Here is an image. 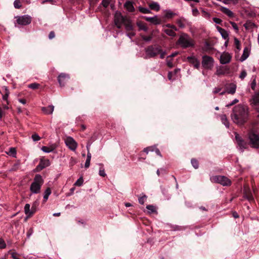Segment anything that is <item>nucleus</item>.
Here are the masks:
<instances>
[{
  "label": "nucleus",
  "mask_w": 259,
  "mask_h": 259,
  "mask_svg": "<svg viewBox=\"0 0 259 259\" xmlns=\"http://www.w3.org/2000/svg\"><path fill=\"white\" fill-rule=\"evenodd\" d=\"M251 104H253V105H259V94H255L252 97L251 100Z\"/></svg>",
  "instance_id": "obj_26"
},
{
  "label": "nucleus",
  "mask_w": 259,
  "mask_h": 259,
  "mask_svg": "<svg viewBox=\"0 0 259 259\" xmlns=\"http://www.w3.org/2000/svg\"><path fill=\"white\" fill-rule=\"evenodd\" d=\"M220 11L230 18L234 17V13L226 7L223 6L221 7Z\"/></svg>",
  "instance_id": "obj_20"
},
{
  "label": "nucleus",
  "mask_w": 259,
  "mask_h": 259,
  "mask_svg": "<svg viewBox=\"0 0 259 259\" xmlns=\"http://www.w3.org/2000/svg\"><path fill=\"white\" fill-rule=\"evenodd\" d=\"M177 23L179 27H180L181 28H183L185 27V25L183 24L181 20H178L177 21Z\"/></svg>",
  "instance_id": "obj_62"
},
{
  "label": "nucleus",
  "mask_w": 259,
  "mask_h": 259,
  "mask_svg": "<svg viewBox=\"0 0 259 259\" xmlns=\"http://www.w3.org/2000/svg\"><path fill=\"white\" fill-rule=\"evenodd\" d=\"M214 60L210 56L204 55L202 57V65L206 69H211L213 66Z\"/></svg>",
  "instance_id": "obj_8"
},
{
  "label": "nucleus",
  "mask_w": 259,
  "mask_h": 259,
  "mask_svg": "<svg viewBox=\"0 0 259 259\" xmlns=\"http://www.w3.org/2000/svg\"><path fill=\"white\" fill-rule=\"evenodd\" d=\"M137 25L140 30H144V31H147L148 30V27L143 22H137Z\"/></svg>",
  "instance_id": "obj_29"
},
{
  "label": "nucleus",
  "mask_w": 259,
  "mask_h": 259,
  "mask_svg": "<svg viewBox=\"0 0 259 259\" xmlns=\"http://www.w3.org/2000/svg\"><path fill=\"white\" fill-rule=\"evenodd\" d=\"M124 7L130 12H134L135 10L133 3L131 1H126L124 4Z\"/></svg>",
  "instance_id": "obj_19"
},
{
  "label": "nucleus",
  "mask_w": 259,
  "mask_h": 259,
  "mask_svg": "<svg viewBox=\"0 0 259 259\" xmlns=\"http://www.w3.org/2000/svg\"><path fill=\"white\" fill-rule=\"evenodd\" d=\"M255 87H256V80H255V78H254L251 83V88L253 90H254Z\"/></svg>",
  "instance_id": "obj_54"
},
{
  "label": "nucleus",
  "mask_w": 259,
  "mask_h": 259,
  "mask_svg": "<svg viewBox=\"0 0 259 259\" xmlns=\"http://www.w3.org/2000/svg\"><path fill=\"white\" fill-rule=\"evenodd\" d=\"M43 183L44 180L41 176L39 174L36 175L34 177L33 182L30 185V190L32 193H39Z\"/></svg>",
  "instance_id": "obj_5"
},
{
  "label": "nucleus",
  "mask_w": 259,
  "mask_h": 259,
  "mask_svg": "<svg viewBox=\"0 0 259 259\" xmlns=\"http://www.w3.org/2000/svg\"><path fill=\"white\" fill-rule=\"evenodd\" d=\"M147 209H148L150 212H154L155 211V208L152 205H148L146 206Z\"/></svg>",
  "instance_id": "obj_48"
},
{
  "label": "nucleus",
  "mask_w": 259,
  "mask_h": 259,
  "mask_svg": "<svg viewBox=\"0 0 259 259\" xmlns=\"http://www.w3.org/2000/svg\"><path fill=\"white\" fill-rule=\"evenodd\" d=\"M239 0H223V3L226 5L233 4L236 5L238 3Z\"/></svg>",
  "instance_id": "obj_40"
},
{
  "label": "nucleus",
  "mask_w": 259,
  "mask_h": 259,
  "mask_svg": "<svg viewBox=\"0 0 259 259\" xmlns=\"http://www.w3.org/2000/svg\"><path fill=\"white\" fill-rule=\"evenodd\" d=\"M177 44L183 49L192 47L194 46V41L193 39L186 33L181 34Z\"/></svg>",
  "instance_id": "obj_4"
},
{
  "label": "nucleus",
  "mask_w": 259,
  "mask_h": 259,
  "mask_svg": "<svg viewBox=\"0 0 259 259\" xmlns=\"http://www.w3.org/2000/svg\"><path fill=\"white\" fill-rule=\"evenodd\" d=\"M238 102H239V100L238 99H235L230 104H228L227 105V107L231 106L233 105L234 104L238 103Z\"/></svg>",
  "instance_id": "obj_61"
},
{
  "label": "nucleus",
  "mask_w": 259,
  "mask_h": 259,
  "mask_svg": "<svg viewBox=\"0 0 259 259\" xmlns=\"http://www.w3.org/2000/svg\"><path fill=\"white\" fill-rule=\"evenodd\" d=\"M234 44L237 49V50L235 51V53H238L241 50V46L240 41L236 37L234 38Z\"/></svg>",
  "instance_id": "obj_28"
},
{
  "label": "nucleus",
  "mask_w": 259,
  "mask_h": 259,
  "mask_svg": "<svg viewBox=\"0 0 259 259\" xmlns=\"http://www.w3.org/2000/svg\"><path fill=\"white\" fill-rule=\"evenodd\" d=\"M31 138L34 141H38L40 140V137L37 134L32 135Z\"/></svg>",
  "instance_id": "obj_53"
},
{
  "label": "nucleus",
  "mask_w": 259,
  "mask_h": 259,
  "mask_svg": "<svg viewBox=\"0 0 259 259\" xmlns=\"http://www.w3.org/2000/svg\"><path fill=\"white\" fill-rule=\"evenodd\" d=\"M11 256L13 259H19V258L17 257V254L15 252L12 253Z\"/></svg>",
  "instance_id": "obj_64"
},
{
  "label": "nucleus",
  "mask_w": 259,
  "mask_h": 259,
  "mask_svg": "<svg viewBox=\"0 0 259 259\" xmlns=\"http://www.w3.org/2000/svg\"><path fill=\"white\" fill-rule=\"evenodd\" d=\"M6 153L13 157H16L17 151L14 147L10 148L7 151H6Z\"/></svg>",
  "instance_id": "obj_24"
},
{
  "label": "nucleus",
  "mask_w": 259,
  "mask_h": 259,
  "mask_svg": "<svg viewBox=\"0 0 259 259\" xmlns=\"http://www.w3.org/2000/svg\"><path fill=\"white\" fill-rule=\"evenodd\" d=\"M231 118L236 124L240 125L244 124L249 118L248 107L241 104L235 106L231 114Z\"/></svg>",
  "instance_id": "obj_1"
},
{
  "label": "nucleus",
  "mask_w": 259,
  "mask_h": 259,
  "mask_svg": "<svg viewBox=\"0 0 259 259\" xmlns=\"http://www.w3.org/2000/svg\"><path fill=\"white\" fill-rule=\"evenodd\" d=\"M41 150L45 153H50L54 150V148L52 146H42L41 148Z\"/></svg>",
  "instance_id": "obj_34"
},
{
  "label": "nucleus",
  "mask_w": 259,
  "mask_h": 259,
  "mask_svg": "<svg viewBox=\"0 0 259 259\" xmlns=\"http://www.w3.org/2000/svg\"><path fill=\"white\" fill-rule=\"evenodd\" d=\"M174 15L175 14L172 11L170 10L166 11L165 14V17L167 18H171L174 16Z\"/></svg>",
  "instance_id": "obj_41"
},
{
  "label": "nucleus",
  "mask_w": 259,
  "mask_h": 259,
  "mask_svg": "<svg viewBox=\"0 0 259 259\" xmlns=\"http://www.w3.org/2000/svg\"><path fill=\"white\" fill-rule=\"evenodd\" d=\"M191 163L193 166L195 168H198L199 166L198 162L195 159H191Z\"/></svg>",
  "instance_id": "obj_43"
},
{
  "label": "nucleus",
  "mask_w": 259,
  "mask_h": 259,
  "mask_svg": "<svg viewBox=\"0 0 259 259\" xmlns=\"http://www.w3.org/2000/svg\"><path fill=\"white\" fill-rule=\"evenodd\" d=\"M20 162L18 161L17 162H16V163H15L12 166V167L11 168V169H10L9 171H16L19 168V166H20Z\"/></svg>",
  "instance_id": "obj_38"
},
{
  "label": "nucleus",
  "mask_w": 259,
  "mask_h": 259,
  "mask_svg": "<svg viewBox=\"0 0 259 259\" xmlns=\"http://www.w3.org/2000/svg\"><path fill=\"white\" fill-rule=\"evenodd\" d=\"M244 197L249 201H253L254 198L249 188L245 187L244 189Z\"/></svg>",
  "instance_id": "obj_17"
},
{
  "label": "nucleus",
  "mask_w": 259,
  "mask_h": 259,
  "mask_svg": "<svg viewBox=\"0 0 259 259\" xmlns=\"http://www.w3.org/2000/svg\"><path fill=\"white\" fill-rule=\"evenodd\" d=\"M164 32L168 35L175 37L176 36V33L175 30L170 29H165L164 30Z\"/></svg>",
  "instance_id": "obj_32"
},
{
  "label": "nucleus",
  "mask_w": 259,
  "mask_h": 259,
  "mask_svg": "<svg viewBox=\"0 0 259 259\" xmlns=\"http://www.w3.org/2000/svg\"><path fill=\"white\" fill-rule=\"evenodd\" d=\"M237 144L239 146V150L241 152H243L244 149L246 148V143L243 140L237 143Z\"/></svg>",
  "instance_id": "obj_30"
},
{
  "label": "nucleus",
  "mask_w": 259,
  "mask_h": 259,
  "mask_svg": "<svg viewBox=\"0 0 259 259\" xmlns=\"http://www.w3.org/2000/svg\"><path fill=\"white\" fill-rule=\"evenodd\" d=\"M83 182V180L82 177H80L74 183V185L76 186H81Z\"/></svg>",
  "instance_id": "obj_42"
},
{
  "label": "nucleus",
  "mask_w": 259,
  "mask_h": 259,
  "mask_svg": "<svg viewBox=\"0 0 259 259\" xmlns=\"http://www.w3.org/2000/svg\"><path fill=\"white\" fill-rule=\"evenodd\" d=\"M6 244L3 239H0V248L4 249L6 248Z\"/></svg>",
  "instance_id": "obj_50"
},
{
  "label": "nucleus",
  "mask_w": 259,
  "mask_h": 259,
  "mask_svg": "<svg viewBox=\"0 0 259 259\" xmlns=\"http://www.w3.org/2000/svg\"><path fill=\"white\" fill-rule=\"evenodd\" d=\"M199 11L197 8L193 9L192 10V14L194 16H197L199 14Z\"/></svg>",
  "instance_id": "obj_58"
},
{
  "label": "nucleus",
  "mask_w": 259,
  "mask_h": 259,
  "mask_svg": "<svg viewBox=\"0 0 259 259\" xmlns=\"http://www.w3.org/2000/svg\"><path fill=\"white\" fill-rule=\"evenodd\" d=\"M141 37L143 40H144L146 41H150L152 38V35H150V36L141 35Z\"/></svg>",
  "instance_id": "obj_46"
},
{
  "label": "nucleus",
  "mask_w": 259,
  "mask_h": 259,
  "mask_svg": "<svg viewBox=\"0 0 259 259\" xmlns=\"http://www.w3.org/2000/svg\"><path fill=\"white\" fill-rule=\"evenodd\" d=\"M123 24L125 25V28L126 31H131L133 30V25L128 19H127Z\"/></svg>",
  "instance_id": "obj_31"
},
{
  "label": "nucleus",
  "mask_w": 259,
  "mask_h": 259,
  "mask_svg": "<svg viewBox=\"0 0 259 259\" xmlns=\"http://www.w3.org/2000/svg\"><path fill=\"white\" fill-rule=\"evenodd\" d=\"M250 48L251 47L249 46L244 48L243 54L239 59L241 62L245 61L249 57L250 53Z\"/></svg>",
  "instance_id": "obj_16"
},
{
  "label": "nucleus",
  "mask_w": 259,
  "mask_h": 259,
  "mask_svg": "<svg viewBox=\"0 0 259 259\" xmlns=\"http://www.w3.org/2000/svg\"><path fill=\"white\" fill-rule=\"evenodd\" d=\"M50 165V161L49 159H41L39 163L36 167L37 171H40Z\"/></svg>",
  "instance_id": "obj_13"
},
{
  "label": "nucleus",
  "mask_w": 259,
  "mask_h": 259,
  "mask_svg": "<svg viewBox=\"0 0 259 259\" xmlns=\"http://www.w3.org/2000/svg\"><path fill=\"white\" fill-rule=\"evenodd\" d=\"M149 8L153 10H155L156 11H158L160 10V5L157 2H152L149 4Z\"/></svg>",
  "instance_id": "obj_23"
},
{
  "label": "nucleus",
  "mask_w": 259,
  "mask_h": 259,
  "mask_svg": "<svg viewBox=\"0 0 259 259\" xmlns=\"http://www.w3.org/2000/svg\"><path fill=\"white\" fill-rule=\"evenodd\" d=\"M111 2V0H102V4L105 8H107Z\"/></svg>",
  "instance_id": "obj_47"
},
{
  "label": "nucleus",
  "mask_w": 259,
  "mask_h": 259,
  "mask_svg": "<svg viewBox=\"0 0 259 259\" xmlns=\"http://www.w3.org/2000/svg\"><path fill=\"white\" fill-rule=\"evenodd\" d=\"M87 149H88V154H87V158L85 162L84 167L86 168H88L90 165V161L91 159L92 155L91 153L89 151V148L88 146H87Z\"/></svg>",
  "instance_id": "obj_25"
},
{
  "label": "nucleus",
  "mask_w": 259,
  "mask_h": 259,
  "mask_svg": "<svg viewBox=\"0 0 259 259\" xmlns=\"http://www.w3.org/2000/svg\"><path fill=\"white\" fill-rule=\"evenodd\" d=\"M213 21L216 24H220L222 22V20L221 19L218 18H213Z\"/></svg>",
  "instance_id": "obj_57"
},
{
  "label": "nucleus",
  "mask_w": 259,
  "mask_h": 259,
  "mask_svg": "<svg viewBox=\"0 0 259 259\" xmlns=\"http://www.w3.org/2000/svg\"><path fill=\"white\" fill-rule=\"evenodd\" d=\"M166 63H167V65L169 67L172 68L173 67V63H172V61L171 60H169L168 59H167L166 60Z\"/></svg>",
  "instance_id": "obj_60"
},
{
  "label": "nucleus",
  "mask_w": 259,
  "mask_h": 259,
  "mask_svg": "<svg viewBox=\"0 0 259 259\" xmlns=\"http://www.w3.org/2000/svg\"><path fill=\"white\" fill-rule=\"evenodd\" d=\"M144 19L148 22H149L154 25L160 24L161 22V20L157 16L155 15L154 17H144Z\"/></svg>",
  "instance_id": "obj_15"
},
{
  "label": "nucleus",
  "mask_w": 259,
  "mask_h": 259,
  "mask_svg": "<svg viewBox=\"0 0 259 259\" xmlns=\"http://www.w3.org/2000/svg\"><path fill=\"white\" fill-rule=\"evenodd\" d=\"M54 109V106L53 105H49L47 107H44L42 108V111L46 114H52Z\"/></svg>",
  "instance_id": "obj_21"
},
{
  "label": "nucleus",
  "mask_w": 259,
  "mask_h": 259,
  "mask_svg": "<svg viewBox=\"0 0 259 259\" xmlns=\"http://www.w3.org/2000/svg\"><path fill=\"white\" fill-rule=\"evenodd\" d=\"M230 24H231L232 26L235 30H236V31L238 30V27L236 23L231 21Z\"/></svg>",
  "instance_id": "obj_56"
},
{
  "label": "nucleus",
  "mask_w": 259,
  "mask_h": 259,
  "mask_svg": "<svg viewBox=\"0 0 259 259\" xmlns=\"http://www.w3.org/2000/svg\"><path fill=\"white\" fill-rule=\"evenodd\" d=\"M14 7L16 9H19L21 7V3L19 0H15L14 2Z\"/></svg>",
  "instance_id": "obj_44"
},
{
  "label": "nucleus",
  "mask_w": 259,
  "mask_h": 259,
  "mask_svg": "<svg viewBox=\"0 0 259 259\" xmlns=\"http://www.w3.org/2000/svg\"><path fill=\"white\" fill-rule=\"evenodd\" d=\"M30 206L29 204H26L24 206V211H25V214H26L29 216L32 215L33 213V211H31L30 210Z\"/></svg>",
  "instance_id": "obj_35"
},
{
  "label": "nucleus",
  "mask_w": 259,
  "mask_h": 259,
  "mask_svg": "<svg viewBox=\"0 0 259 259\" xmlns=\"http://www.w3.org/2000/svg\"><path fill=\"white\" fill-rule=\"evenodd\" d=\"M221 119L222 123L226 126V127L228 128L229 126V121L227 120V117L225 115H222L221 116Z\"/></svg>",
  "instance_id": "obj_33"
},
{
  "label": "nucleus",
  "mask_w": 259,
  "mask_h": 259,
  "mask_svg": "<svg viewBox=\"0 0 259 259\" xmlns=\"http://www.w3.org/2000/svg\"><path fill=\"white\" fill-rule=\"evenodd\" d=\"M99 165L101 166V167L99 169V174L100 176H101L102 177H105L106 176V173L105 172V170L103 168V165L102 164H99Z\"/></svg>",
  "instance_id": "obj_39"
},
{
  "label": "nucleus",
  "mask_w": 259,
  "mask_h": 259,
  "mask_svg": "<svg viewBox=\"0 0 259 259\" xmlns=\"http://www.w3.org/2000/svg\"><path fill=\"white\" fill-rule=\"evenodd\" d=\"M236 90V85L233 83L229 84V87L227 89L226 92L228 94H234Z\"/></svg>",
  "instance_id": "obj_22"
},
{
  "label": "nucleus",
  "mask_w": 259,
  "mask_h": 259,
  "mask_svg": "<svg viewBox=\"0 0 259 259\" xmlns=\"http://www.w3.org/2000/svg\"><path fill=\"white\" fill-rule=\"evenodd\" d=\"M145 58H151L160 55L161 59H163L165 56L166 52L163 51L160 46L158 45L149 46L145 49Z\"/></svg>",
  "instance_id": "obj_2"
},
{
  "label": "nucleus",
  "mask_w": 259,
  "mask_h": 259,
  "mask_svg": "<svg viewBox=\"0 0 259 259\" xmlns=\"http://www.w3.org/2000/svg\"><path fill=\"white\" fill-rule=\"evenodd\" d=\"M248 137L251 147L259 149V132L252 128L249 131Z\"/></svg>",
  "instance_id": "obj_3"
},
{
  "label": "nucleus",
  "mask_w": 259,
  "mask_h": 259,
  "mask_svg": "<svg viewBox=\"0 0 259 259\" xmlns=\"http://www.w3.org/2000/svg\"><path fill=\"white\" fill-rule=\"evenodd\" d=\"M76 163V159L73 157H71L70 159L69 163L71 165H73Z\"/></svg>",
  "instance_id": "obj_55"
},
{
  "label": "nucleus",
  "mask_w": 259,
  "mask_h": 259,
  "mask_svg": "<svg viewBox=\"0 0 259 259\" xmlns=\"http://www.w3.org/2000/svg\"><path fill=\"white\" fill-rule=\"evenodd\" d=\"M17 23L20 25H27L31 23L32 18L28 15L16 17Z\"/></svg>",
  "instance_id": "obj_9"
},
{
  "label": "nucleus",
  "mask_w": 259,
  "mask_h": 259,
  "mask_svg": "<svg viewBox=\"0 0 259 259\" xmlns=\"http://www.w3.org/2000/svg\"><path fill=\"white\" fill-rule=\"evenodd\" d=\"M66 146L71 151H75L77 147L78 144L74 139L71 137H67L64 139Z\"/></svg>",
  "instance_id": "obj_10"
},
{
  "label": "nucleus",
  "mask_w": 259,
  "mask_h": 259,
  "mask_svg": "<svg viewBox=\"0 0 259 259\" xmlns=\"http://www.w3.org/2000/svg\"><path fill=\"white\" fill-rule=\"evenodd\" d=\"M39 86V84L37 83H31L28 85V87L29 88L33 89V90L37 89Z\"/></svg>",
  "instance_id": "obj_45"
},
{
  "label": "nucleus",
  "mask_w": 259,
  "mask_h": 259,
  "mask_svg": "<svg viewBox=\"0 0 259 259\" xmlns=\"http://www.w3.org/2000/svg\"><path fill=\"white\" fill-rule=\"evenodd\" d=\"M216 28L224 39L229 40V33L225 29L219 26H217Z\"/></svg>",
  "instance_id": "obj_18"
},
{
  "label": "nucleus",
  "mask_w": 259,
  "mask_h": 259,
  "mask_svg": "<svg viewBox=\"0 0 259 259\" xmlns=\"http://www.w3.org/2000/svg\"><path fill=\"white\" fill-rule=\"evenodd\" d=\"M227 70V68L226 67H221L220 68H217L215 74L217 75H224L225 74Z\"/></svg>",
  "instance_id": "obj_27"
},
{
  "label": "nucleus",
  "mask_w": 259,
  "mask_h": 259,
  "mask_svg": "<svg viewBox=\"0 0 259 259\" xmlns=\"http://www.w3.org/2000/svg\"><path fill=\"white\" fill-rule=\"evenodd\" d=\"M187 59L190 63L193 65L194 68L196 69L199 68L200 62L196 57L194 56H189Z\"/></svg>",
  "instance_id": "obj_14"
},
{
  "label": "nucleus",
  "mask_w": 259,
  "mask_h": 259,
  "mask_svg": "<svg viewBox=\"0 0 259 259\" xmlns=\"http://www.w3.org/2000/svg\"><path fill=\"white\" fill-rule=\"evenodd\" d=\"M231 59V56L227 52H224L220 56V61L222 64L229 63Z\"/></svg>",
  "instance_id": "obj_11"
},
{
  "label": "nucleus",
  "mask_w": 259,
  "mask_h": 259,
  "mask_svg": "<svg viewBox=\"0 0 259 259\" xmlns=\"http://www.w3.org/2000/svg\"><path fill=\"white\" fill-rule=\"evenodd\" d=\"M127 20V18L123 17L121 13L116 12L115 13L114 23L117 28H120Z\"/></svg>",
  "instance_id": "obj_7"
},
{
  "label": "nucleus",
  "mask_w": 259,
  "mask_h": 259,
  "mask_svg": "<svg viewBox=\"0 0 259 259\" xmlns=\"http://www.w3.org/2000/svg\"><path fill=\"white\" fill-rule=\"evenodd\" d=\"M202 12L203 13V16L205 18H209L210 17V15L209 13L206 12V11L202 10Z\"/></svg>",
  "instance_id": "obj_63"
},
{
  "label": "nucleus",
  "mask_w": 259,
  "mask_h": 259,
  "mask_svg": "<svg viewBox=\"0 0 259 259\" xmlns=\"http://www.w3.org/2000/svg\"><path fill=\"white\" fill-rule=\"evenodd\" d=\"M51 190L50 188H48L46 190L45 193H44V201H46L48 200L49 196L51 194Z\"/></svg>",
  "instance_id": "obj_36"
},
{
  "label": "nucleus",
  "mask_w": 259,
  "mask_h": 259,
  "mask_svg": "<svg viewBox=\"0 0 259 259\" xmlns=\"http://www.w3.org/2000/svg\"><path fill=\"white\" fill-rule=\"evenodd\" d=\"M138 9L139 11L143 14H150L151 13L149 9L146 8L139 7Z\"/></svg>",
  "instance_id": "obj_37"
},
{
  "label": "nucleus",
  "mask_w": 259,
  "mask_h": 259,
  "mask_svg": "<svg viewBox=\"0 0 259 259\" xmlns=\"http://www.w3.org/2000/svg\"><path fill=\"white\" fill-rule=\"evenodd\" d=\"M212 182L220 184L224 186L231 185V181L227 177L224 176H215L211 178Z\"/></svg>",
  "instance_id": "obj_6"
},
{
  "label": "nucleus",
  "mask_w": 259,
  "mask_h": 259,
  "mask_svg": "<svg viewBox=\"0 0 259 259\" xmlns=\"http://www.w3.org/2000/svg\"><path fill=\"white\" fill-rule=\"evenodd\" d=\"M154 150V148L152 147H147L144 149V152H146L147 154L148 153L149 151H153Z\"/></svg>",
  "instance_id": "obj_59"
},
{
  "label": "nucleus",
  "mask_w": 259,
  "mask_h": 259,
  "mask_svg": "<svg viewBox=\"0 0 259 259\" xmlns=\"http://www.w3.org/2000/svg\"><path fill=\"white\" fill-rule=\"evenodd\" d=\"M165 27L169 28H170V29L175 30V31H178L177 28L174 25L167 24L165 25Z\"/></svg>",
  "instance_id": "obj_52"
},
{
  "label": "nucleus",
  "mask_w": 259,
  "mask_h": 259,
  "mask_svg": "<svg viewBox=\"0 0 259 259\" xmlns=\"http://www.w3.org/2000/svg\"><path fill=\"white\" fill-rule=\"evenodd\" d=\"M69 78V75L67 74L61 73L58 77V80L61 87L64 86L66 81Z\"/></svg>",
  "instance_id": "obj_12"
},
{
  "label": "nucleus",
  "mask_w": 259,
  "mask_h": 259,
  "mask_svg": "<svg viewBox=\"0 0 259 259\" xmlns=\"http://www.w3.org/2000/svg\"><path fill=\"white\" fill-rule=\"evenodd\" d=\"M246 75H247V73H246V71L244 70H242L239 75V77L241 79H243L246 76Z\"/></svg>",
  "instance_id": "obj_51"
},
{
  "label": "nucleus",
  "mask_w": 259,
  "mask_h": 259,
  "mask_svg": "<svg viewBox=\"0 0 259 259\" xmlns=\"http://www.w3.org/2000/svg\"><path fill=\"white\" fill-rule=\"evenodd\" d=\"M146 198H147V197L145 195L140 197L139 198V202L141 204H143L144 203Z\"/></svg>",
  "instance_id": "obj_49"
}]
</instances>
